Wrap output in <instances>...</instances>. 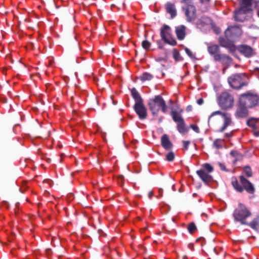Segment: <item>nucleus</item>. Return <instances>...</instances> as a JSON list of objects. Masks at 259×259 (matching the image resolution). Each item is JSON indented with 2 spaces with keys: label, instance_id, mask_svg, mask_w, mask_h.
<instances>
[{
  "label": "nucleus",
  "instance_id": "1",
  "mask_svg": "<svg viewBox=\"0 0 259 259\" xmlns=\"http://www.w3.org/2000/svg\"><path fill=\"white\" fill-rule=\"evenodd\" d=\"M239 180L241 185L239 184L236 178H232V185L235 190L241 193L245 190L248 194H254L255 190L253 185L251 182L243 176L239 177Z\"/></svg>",
  "mask_w": 259,
  "mask_h": 259
},
{
  "label": "nucleus",
  "instance_id": "2",
  "mask_svg": "<svg viewBox=\"0 0 259 259\" xmlns=\"http://www.w3.org/2000/svg\"><path fill=\"white\" fill-rule=\"evenodd\" d=\"M239 8L235 12L234 18L236 21H243L246 14L252 10L253 0H239Z\"/></svg>",
  "mask_w": 259,
  "mask_h": 259
},
{
  "label": "nucleus",
  "instance_id": "3",
  "mask_svg": "<svg viewBox=\"0 0 259 259\" xmlns=\"http://www.w3.org/2000/svg\"><path fill=\"white\" fill-rule=\"evenodd\" d=\"M251 215L252 213L250 209L241 203H239L233 214L234 220L240 222L242 225L248 224L247 219Z\"/></svg>",
  "mask_w": 259,
  "mask_h": 259
},
{
  "label": "nucleus",
  "instance_id": "4",
  "mask_svg": "<svg viewBox=\"0 0 259 259\" xmlns=\"http://www.w3.org/2000/svg\"><path fill=\"white\" fill-rule=\"evenodd\" d=\"M148 106L153 115H157L160 110L163 113L167 111L166 103L160 95H156L154 98L149 99Z\"/></svg>",
  "mask_w": 259,
  "mask_h": 259
},
{
  "label": "nucleus",
  "instance_id": "5",
  "mask_svg": "<svg viewBox=\"0 0 259 259\" xmlns=\"http://www.w3.org/2000/svg\"><path fill=\"white\" fill-rule=\"evenodd\" d=\"M258 101V96L256 94L251 92H247L241 95L239 98L240 104L248 108L255 106L257 104Z\"/></svg>",
  "mask_w": 259,
  "mask_h": 259
},
{
  "label": "nucleus",
  "instance_id": "6",
  "mask_svg": "<svg viewBox=\"0 0 259 259\" xmlns=\"http://www.w3.org/2000/svg\"><path fill=\"white\" fill-rule=\"evenodd\" d=\"M171 31L169 26L166 24L163 25L160 29V37L165 43L175 46L177 42L176 40L172 37Z\"/></svg>",
  "mask_w": 259,
  "mask_h": 259
},
{
  "label": "nucleus",
  "instance_id": "7",
  "mask_svg": "<svg viewBox=\"0 0 259 259\" xmlns=\"http://www.w3.org/2000/svg\"><path fill=\"white\" fill-rule=\"evenodd\" d=\"M220 115L223 120V126L220 129V132H223L227 127L232 124L231 114L227 112H222L220 111H217L212 112L208 118V122L213 120V117L215 115Z\"/></svg>",
  "mask_w": 259,
  "mask_h": 259
},
{
  "label": "nucleus",
  "instance_id": "8",
  "mask_svg": "<svg viewBox=\"0 0 259 259\" xmlns=\"http://www.w3.org/2000/svg\"><path fill=\"white\" fill-rule=\"evenodd\" d=\"M218 104L222 109L230 108L233 106V98L228 93L224 92L218 98Z\"/></svg>",
  "mask_w": 259,
  "mask_h": 259
},
{
  "label": "nucleus",
  "instance_id": "9",
  "mask_svg": "<svg viewBox=\"0 0 259 259\" xmlns=\"http://www.w3.org/2000/svg\"><path fill=\"white\" fill-rule=\"evenodd\" d=\"M188 21H192L196 17V10L194 6L191 4L186 5L183 8Z\"/></svg>",
  "mask_w": 259,
  "mask_h": 259
},
{
  "label": "nucleus",
  "instance_id": "10",
  "mask_svg": "<svg viewBox=\"0 0 259 259\" xmlns=\"http://www.w3.org/2000/svg\"><path fill=\"white\" fill-rule=\"evenodd\" d=\"M229 84L234 89H240L244 85L243 80L241 75L234 74L228 78Z\"/></svg>",
  "mask_w": 259,
  "mask_h": 259
},
{
  "label": "nucleus",
  "instance_id": "11",
  "mask_svg": "<svg viewBox=\"0 0 259 259\" xmlns=\"http://www.w3.org/2000/svg\"><path fill=\"white\" fill-rule=\"evenodd\" d=\"M133 108L140 120H144L147 117V110L144 105V102L135 104Z\"/></svg>",
  "mask_w": 259,
  "mask_h": 259
},
{
  "label": "nucleus",
  "instance_id": "12",
  "mask_svg": "<svg viewBox=\"0 0 259 259\" xmlns=\"http://www.w3.org/2000/svg\"><path fill=\"white\" fill-rule=\"evenodd\" d=\"M214 60L221 62L223 65L225 66V68L223 69V73H225V69L232 62V59L230 57L222 54L215 55L214 56Z\"/></svg>",
  "mask_w": 259,
  "mask_h": 259
},
{
  "label": "nucleus",
  "instance_id": "13",
  "mask_svg": "<svg viewBox=\"0 0 259 259\" xmlns=\"http://www.w3.org/2000/svg\"><path fill=\"white\" fill-rule=\"evenodd\" d=\"M248 107H246V106L240 104V102H239L238 107L235 113L236 116L239 118H243L247 116L248 115Z\"/></svg>",
  "mask_w": 259,
  "mask_h": 259
},
{
  "label": "nucleus",
  "instance_id": "14",
  "mask_svg": "<svg viewBox=\"0 0 259 259\" xmlns=\"http://www.w3.org/2000/svg\"><path fill=\"white\" fill-rule=\"evenodd\" d=\"M239 51L246 57H250L254 54L252 49L246 45H242L238 48Z\"/></svg>",
  "mask_w": 259,
  "mask_h": 259
},
{
  "label": "nucleus",
  "instance_id": "15",
  "mask_svg": "<svg viewBox=\"0 0 259 259\" xmlns=\"http://www.w3.org/2000/svg\"><path fill=\"white\" fill-rule=\"evenodd\" d=\"M166 12L170 15V17L173 19L177 16V9L174 4L171 2H167L165 5Z\"/></svg>",
  "mask_w": 259,
  "mask_h": 259
},
{
  "label": "nucleus",
  "instance_id": "16",
  "mask_svg": "<svg viewBox=\"0 0 259 259\" xmlns=\"http://www.w3.org/2000/svg\"><path fill=\"white\" fill-rule=\"evenodd\" d=\"M197 174L200 178L205 183H208L212 181V178L209 172H206L204 170H198Z\"/></svg>",
  "mask_w": 259,
  "mask_h": 259
},
{
  "label": "nucleus",
  "instance_id": "17",
  "mask_svg": "<svg viewBox=\"0 0 259 259\" xmlns=\"http://www.w3.org/2000/svg\"><path fill=\"white\" fill-rule=\"evenodd\" d=\"M161 146L166 150H169L172 148V144L170 141L168 136L164 134L161 138Z\"/></svg>",
  "mask_w": 259,
  "mask_h": 259
},
{
  "label": "nucleus",
  "instance_id": "18",
  "mask_svg": "<svg viewBox=\"0 0 259 259\" xmlns=\"http://www.w3.org/2000/svg\"><path fill=\"white\" fill-rule=\"evenodd\" d=\"M131 95L135 101V104H139L144 102V100L136 88L131 90Z\"/></svg>",
  "mask_w": 259,
  "mask_h": 259
},
{
  "label": "nucleus",
  "instance_id": "19",
  "mask_svg": "<svg viewBox=\"0 0 259 259\" xmlns=\"http://www.w3.org/2000/svg\"><path fill=\"white\" fill-rule=\"evenodd\" d=\"M189 131V127L187 126L182 117L179 116V133L186 135Z\"/></svg>",
  "mask_w": 259,
  "mask_h": 259
},
{
  "label": "nucleus",
  "instance_id": "20",
  "mask_svg": "<svg viewBox=\"0 0 259 259\" xmlns=\"http://www.w3.org/2000/svg\"><path fill=\"white\" fill-rule=\"evenodd\" d=\"M207 51L209 54L213 55V59H214V56L217 55H220L219 47L217 45H212L207 47Z\"/></svg>",
  "mask_w": 259,
  "mask_h": 259
},
{
  "label": "nucleus",
  "instance_id": "21",
  "mask_svg": "<svg viewBox=\"0 0 259 259\" xmlns=\"http://www.w3.org/2000/svg\"><path fill=\"white\" fill-rule=\"evenodd\" d=\"M153 78V75L148 72L143 73L139 77V79L142 81L144 82L147 80H150Z\"/></svg>",
  "mask_w": 259,
  "mask_h": 259
},
{
  "label": "nucleus",
  "instance_id": "22",
  "mask_svg": "<svg viewBox=\"0 0 259 259\" xmlns=\"http://www.w3.org/2000/svg\"><path fill=\"white\" fill-rule=\"evenodd\" d=\"M247 225L249 226L252 229L254 230H259V218L254 219Z\"/></svg>",
  "mask_w": 259,
  "mask_h": 259
},
{
  "label": "nucleus",
  "instance_id": "23",
  "mask_svg": "<svg viewBox=\"0 0 259 259\" xmlns=\"http://www.w3.org/2000/svg\"><path fill=\"white\" fill-rule=\"evenodd\" d=\"M186 27L184 25L179 27V39H183L185 36Z\"/></svg>",
  "mask_w": 259,
  "mask_h": 259
},
{
  "label": "nucleus",
  "instance_id": "24",
  "mask_svg": "<svg viewBox=\"0 0 259 259\" xmlns=\"http://www.w3.org/2000/svg\"><path fill=\"white\" fill-rule=\"evenodd\" d=\"M200 170H204L205 171L210 173L213 170V167L210 164L205 163L202 165V168Z\"/></svg>",
  "mask_w": 259,
  "mask_h": 259
},
{
  "label": "nucleus",
  "instance_id": "25",
  "mask_svg": "<svg viewBox=\"0 0 259 259\" xmlns=\"http://www.w3.org/2000/svg\"><path fill=\"white\" fill-rule=\"evenodd\" d=\"M224 140L217 139L213 142V146L217 149H220L223 147L224 145Z\"/></svg>",
  "mask_w": 259,
  "mask_h": 259
},
{
  "label": "nucleus",
  "instance_id": "26",
  "mask_svg": "<svg viewBox=\"0 0 259 259\" xmlns=\"http://www.w3.org/2000/svg\"><path fill=\"white\" fill-rule=\"evenodd\" d=\"M190 144V141L189 140H184L182 141V149L184 151L187 150L189 145Z\"/></svg>",
  "mask_w": 259,
  "mask_h": 259
},
{
  "label": "nucleus",
  "instance_id": "27",
  "mask_svg": "<svg viewBox=\"0 0 259 259\" xmlns=\"http://www.w3.org/2000/svg\"><path fill=\"white\" fill-rule=\"evenodd\" d=\"M142 46L144 49L148 51L151 46V43L149 41L145 40L142 41Z\"/></svg>",
  "mask_w": 259,
  "mask_h": 259
},
{
  "label": "nucleus",
  "instance_id": "28",
  "mask_svg": "<svg viewBox=\"0 0 259 259\" xmlns=\"http://www.w3.org/2000/svg\"><path fill=\"white\" fill-rule=\"evenodd\" d=\"M175 158V154L172 152H169L166 155V160L168 161H172Z\"/></svg>",
  "mask_w": 259,
  "mask_h": 259
},
{
  "label": "nucleus",
  "instance_id": "29",
  "mask_svg": "<svg viewBox=\"0 0 259 259\" xmlns=\"http://www.w3.org/2000/svg\"><path fill=\"white\" fill-rule=\"evenodd\" d=\"M188 230L190 233H193L196 230V227L193 223H191L188 225Z\"/></svg>",
  "mask_w": 259,
  "mask_h": 259
},
{
  "label": "nucleus",
  "instance_id": "30",
  "mask_svg": "<svg viewBox=\"0 0 259 259\" xmlns=\"http://www.w3.org/2000/svg\"><path fill=\"white\" fill-rule=\"evenodd\" d=\"M244 174L248 177L252 176V171L251 168L249 166H245L243 169Z\"/></svg>",
  "mask_w": 259,
  "mask_h": 259
},
{
  "label": "nucleus",
  "instance_id": "31",
  "mask_svg": "<svg viewBox=\"0 0 259 259\" xmlns=\"http://www.w3.org/2000/svg\"><path fill=\"white\" fill-rule=\"evenodd\" d=\"M256 122L257 121L256 120V119L254 118H251L248 120L247 123L248 126L252 127H254L256 125Z\"/></svg>",
  "mask_w": 259,
  "mask_h": 259
},
{
  "label": "nucleus",
  "instance_id": "32",
  "mask_svg": "<svg viewBox=\"0 0 259 259\" xmlns=\"http://www.w3.org/2000/svg\"><path fill=\"white\" fill-rule=\"evenodd\" d=\"M171 116L172 117L173 119L176 122H178V113L176 110H172L171 111Z\"/></svg>",
  "mask_w": 259,
  "mask_h": 259
},
{
  "label": "nucleus",
  "instance_id": "33",
  "mask_svg": "<svg viewBox=\"0 0 259 259\" xmlns=\"http://www.w3.org/2000/svg\"><path fill=\"white\" fill-rule=\"evenodd\" d=\"M124 180V178L123 176H121V175L117 177V181H118V184L122 185L123 183Z\"/></svg>",
  "mask_w": 259,
  "mask_h": 259
},
{
  "label": "nucleus",
  "instance_id": "34",
  "mask_svg": "<svg viewBox=\"0 0 259 259\" xmlns=\"http://www.w3.org/2000/svg\"><path fill=\"white\" fill-rule=\"evenodd\" d=\"M173 57L176 61H178V51L177 49H174L173 51Z\"/></svg>",
  "mask_w": 259,
  "mask_h": 259
},
{
  "label": "nucleus",
  "instance_id": "35",
  "mask_svg": "<svg viewBox=\"0 0 259 259\" xmlns=\"http://www.w3.org/2000/svg\"><path fill=\"white\" fill-rule=\"evenodd\" d=\"M190 127L196 133H199V128L198 126L196 124H192L190 126Z\"/></svg>",
  "mask_w": 259,
  "mask_h": 259
},
{
  "label": "nucleus",
  "instance_id": "36",
  "mask_svg": "<svg viewBox=\"0 0 259 259\" xmlns=\"http://www.w3.org/2000/svg\"><path fill=\"white\" fill-rule=\"evenodd\" d=\"M185 52L187 53V54L191 58L193 57V55L192 53V52L188 48H186L185 49Z\"/></svg>",
  "mask_w": 259,
  "mask_h": 259
},
{
  "label": "nucleus",
  "instance_id": "37",
  "mask_svg": "<svg viewBox=\"0 0 259 259\" xmlns=\"http://www.w3.org/2000/svg\"><path fill=\"white\" fill-rule=\"evenodd\" d=\"M157 45H158V48H159V49H162V48H163V46H162V43H161V41H160V40H158V41H157Z\"/></svg>",
  "mask_w": 259,
  "mask_h": 259
},
{
  "label": "nucleus",
  "instance_id": "38",
  "mask_svg": "<svg viewBox=\"0 0 259 259\" xmlns=\"http://www.w3.org/2000/svg\"><path fill=\"white\" fill-rule=\"evenodd\" d=\"M219 164L220 168L222 170H226V167H225V165L223 164L220 163Z\"/></svg>",
  "mask_w": 259,
  "mask_h": 259
},
{
  "label": "nucleus",
  "instance_id": "39",
  "mask_svg": "<svg viewBox=\"0 0 259 259\" xmlns=\"http://www.w3.org/2000/svg\"><path fill=\"white\" fill-rule=\"evenodd\" d=\"M232 136V132L229 133H226L225 135V137L226 138H229L231 137Z\"/></svg>",
  "mask_w": 259,
  "mask_h": 259
},
{
  "label": "nucleus",
  "instance_id": "40",
  "mask_svg": "<svg viewBox=\"0 0 259 259\" xmlns=\"http://www.w3.org/2000/svg\"><path fill=\"white\" fill-rule=\"evenodd\" d=\"M182 2L185 3L186 5L191 4V0H182Z\"/></svg>",
  "mask_w": 259,
  "mask_h": 259
},
{
  "label": "nucleus",
  "instance_id": "41",
  "mask_svg": "<svg viewBox=\"0 0 259 259\" xmlns=\"http://www.w3.org/2000/svg\"><path fill=\"white\" fill-rule=\"evenodd\" d=\"M197 102L199 105H201L203 103V100L201 98L198 99Z\"/></svg>",
  "mask_w": 259,
  "mask_h": 259
},
{
  "label": "nucleus",
  "instance_id": "42",
  "mask_svg": "<svg viewBox=\"0 0 259 259\" xmlns=\"http://www.w3.org/2000/svg\"><path fill=\"white\" fill-rule=\"evenodd\" d=\"M175 33L177 35V37L178 38V27H176Z\"/></svg>",
  "mask_w": 259,
  "mask_h": 259
},
{
  "label": "nucleus",
  "instance_id": "43",
  "mask_svg": "<svg viewBox=\"0 0 259 259\" xmlns=\"http://www.w3.org/2000/svg\"><path fill=\"white\" fill-rule=\"evenodd\" d=\"M209 1L210 0H200L201 3H208V2H209Z\"/></svg>",
  "mask_w": 259,
  "mask_h": 259
},
{
  "label": "nucleus",
  "instance_id": "44",
  "mask_svg": "<svg viewBox=\"0 0 259 259\" xmlns=\"http://www.w3.org/2000/svg\"><path fill=\"white\" fill-rule=\"evenodd\" d=\"M148 195H149V198H151L152 197V196L153 195L152 192H151V191L149 192Z\"/></svg>",
  "mask_w": 259,
  "mask_h": 259
},
{
  "label": "nucleus",
  "instance_id": "45",
  "mask_svg": "<svg viewBox=\"0 0 259 259\" xmlns=\"http://www.w3.org/2000/svg\"><path fill=\"white\" fill-rule=\"evenodd\" d=\"M219 41H220V43L221 44V46H225V45L222 42V41H221V38H220L219 39Z\"/></svg>",
  "mask_w": 259,
  "mask_h": 259
},
{
  "label": "nucleus",
  "instance_id": "46",
  "mask_svg": "<svg viewBox=\"0 0 259 259\" xmlns=\"http://www.w3.org/2000/svg\"><path fill=\"white\" fill-rule=\"evenodd\" d=\"M191 108H192L191 106H188L187 108V110L188 111H190L191 110Z\"/></svg>",
  "mask_w": 259,
  "mask_h": 259
},
{
  "label": "nucleus",
  "instance_id": "47",
  "mask_svg": "<svg viewBox=\"0 0 259 259\" xmlns=\"http://www.w3.org/2000/svg\"><path fill=\"white\" fill-rule=\"evenodd\" d=\"M172 221L174 222V223H176V219L175 218H172Z\"/></svg>",
  "mask_w": 259,
  "mask_h": 259
},
{
  "label": "nucleus",
  "instance_id": "48",
  "mask_svg": "<svg viewBox=\"0 0 259 259\" xmlns=\"http://www.w3.org/2000/svg\"><path fill=\"white\" fill-rule=\"evenodd\" d=\"M172 189H173V190H174V191H176V188H175V185H173V186H172Z\"/></svg>",
  "mask_w": 259,
  "mask_h": 259
},
{
  "label": "nucleus",
  "instance_id": "49",
  "mask_svg": "<svg viewBox=\"0 0 259 259\" xmlns=\"http://www.w3.org/2000/svg\"><path fill=\"white\" fill-rule=\"evenodd\" d=\"M52 62H53V61H52L50 60V61H49V65H52Z\"/></svg>",
  "mask_w": 259,
  "mask_h": 259
},
{
  "label": "nucleus",
  "instance_id": "50",
  "mask_svg": "<svg viewBox=\"0 0 259 259\" xmlns=\"http://www.w3.org/2000/svg\"><path fill=\"white\" fill-rule=\"evenodd\" d=\"M63 156H64V154H61V159H62V157H63ZM61 161H62V159H61V160H60V162H61Z\"/></svg>",
  "mask_w": 259,
  "mask_h": 259
},
{
  "label": "nucleus",
  "instance_id": "51",
  "mask_svg": "<svg viewBox=\"0 0 259 259\" xmlns=\"http://www.w3.org/2000/svg\"><path fill=\"white\" fill-rule=\"evenodd\" d=\"M169 102L171 103L172 102V101L171 100H169Z\"/></svg>",
  "mask_w": 259,
  "mask_h": 259
},
{
  "label": "nucleus",
  "instance_id": "52",
  "mask_svg": "<svg viewBox=\"0 0 259 259\" xmlns=\"http://www.w3.org/2000/svg\"><path fill=\"white\" fill-rule=\"evenodd\" d=\"M258 15L259 16V11H258Z\"/></svg>",
  "mask_w": 259,
  "mask_h": 259
}]
</instances>
